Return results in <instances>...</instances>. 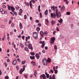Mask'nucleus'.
I'll use <instances>...</instances> for the list:
<instances>
[{
  "label": "nucleus",
  "instance_id": "f257e3e1",
  "mask_svg": "<svg viewBox=\"0 0 79 79\" xmlns=\"http://www.w3.org/2000/svg\"><path fill=\"white\" fill-rule=\"evenodd\" d=\"M8 6V9L9 10H12L11 12H10V13L12 14L13 16H14L15 14L14 13H15V8L13 7V6H10L9 5H7Z\"/></svg>",
  "mask_w": 79,
  "mask_h": 79
},
{
  "label": "nucleus",
  "instance_id": "f03ea898",
  "mask_svg": "<svg viewBox=\"0 0 79 79\" xmlns=\"http://www.w3.org/2000/svg\"><path fill=\"white\" fill-rule=\"evenodd\" d=\"M56 16L58 18H60V17L61 16V12L60 11L58 10V9H56V12L55 13Z\"/></svg>",
  "mask_w": 79,
  "mask_h": 79
},
{
  "label": "nucleus",
  "instance_id": "7ed1b4c3",
  "mask_svg": "<svg viewBox=\"0 0 79 79\" xmlns=\"http://www.w3.org/2000/svg\"><path fill=\"white\" fill-rule=\"evenodd\" d=\"M47 59L46 58H44L43 60V63L44 65H45V66H46L47 64Z\"/></svg>",
  "mask_w": 79,
  "mask_h": 79
},
{
  "label": "nucleus",
  "instance_id": "20e7f679",
  "mask_svg": "<svg viewBox=\"0 0 79 79\" xmlns=\"http://www.w3.org/2000/svg\"><path fill=\"white\" fill-rule=\"evenodd\" d=\"M33 35L34 39H37V36H38V34H37V32H34L33 34Z\"/></svg>",
  "mask_w": 79,
  "mask_h": 79
},
{
  "label": "nucleus",
  "instance_id": "39448f33",
  "mask_svg": "<svg viewBox=\"0 0 79 79\" xmlns=\"http://www.w3.org/2000/svg\"><path fill=\"white\" fill-rule=\"evenodd\" d=\"M39 43L40 44H42V46H41L42 48H44V47H45V42H44V41H43L42 42V41H40L39 42Z\"/></svg>",
  "mask_w": 79,
  "mask_h": 79
},
{
  "label": "nucleus",
  "instance_id": "423d86ee",
  "mask_svg": "<svg viewBox=\"0 0 79 79\" xmlns=\"http://www.w3.org/2000/svg\"><path fill=\"white\" fill-rule=\"evenodd\" d=\"M55 40V37H53L51 38V40L50 41V44H54V42Z\"/></svg>",
  "mask_w": 79,
  "mask_h": 79
},
{
  "label": "nucleus",
  "instance_id": "0eeeda50",
  "mask_svg": "<svg viewBox=\"0 0 79 79\" xmlns=\"http://www.w3.org/2000/svg\"><path fill=\"white\" fill-rule=\"evenodd\" d=\"M26 68L25 65H23V69H21L19 71V72L20 74H22V73L24 70H25V68Z\"/></svg>",
  "mask_w": 79,
  "mask_h": 79
},
{
  "label": "nucleus",
  "instance_id": "6e6552de",
  "mask_svg": "<svg viewBox=\"0 0 79 79\" xmlns=\"http://www.w3.org/2000/svg\"><path fill=\"white\" fill-rule=\"evenodd\" d=\"M51 17L52 18H53V19H55V18H56V15L55 14V13H52L51 14Z\"/></svg>",
  "mask_w": 79,
  "mask_h": 79
},
{
  "label": "nucleus",
  "instance_id": "1a4fd4ad",
  "mask_svg": "<svg viewBox=\"0 0 79 79\" xmlns=\"http://www.w3.org/2000/svg\"><path fill=\"white\" fill-rule=\"evenodd\" d=\"M51 9L52 10H53L54 11H56L57 9V7H55V6H53L51 7Z\"/></svg>",
  "mask_w": 79,
  "mask_h": 79
},
{
  "label": "nucleus",
  "instance_id": "9d476101",
  "mask_svg": "<svg viewBox=\"0 0 79 79\" xmlns=\"http://www.w3.org/2000/svg\"><path fill=\"white\" fill-rule=\"evenodd\" d=\"M42 77H43V79H47V78H46V76H45V74H43L41 75H40V78H42Z\"/></svg>",
  "mask_w": 79,
  "mask_h": 79
},
{
  "label": "nucleus",
  "instance_id": "9b49d317",
  "mask_svg": "<svg viewBox=\"0 0 79 79\" xmlns=\"http://www.w3.org/2000/svg\"><path fill=\"white\" fill-rule=\"evenodd\" d=\"M64 10H65V7L63 6L61 8L60 11L61 12H63Z\"/></svg>",
  "mask_w": 79,
  "mask_h": 79
},
{
  "label": "nucleus",
  "instance_id": "f8f14e48",
  "mask_svg": "<svg viewBox=\"0 0 79 79\" xmlns=\"http://www.w3.org/2000/svg\"><path fill=\"white\" fill-rule=\"evenodd\" d=\"M28 48L29 49H31V50H33V48H32V46L31 44H29L28 46Z\"/></svg>",
  "mask_w": 79,
  "mask_h": 79
},
{
  "label": "nucleus",
  "instance_id": "ddd939ff",
  "mask_svg": "<svg viewBox=\"0 0 79 79\" xmlns=\"http://www.w3.org/2000/svg\"><path fill=\"white\" fill-rule=\"evenodd\" d=\"M17 63V60H14L13 62H12V63L14 65H15L16 64V63Z\"/></svg>",
  "mask_w": 79,
  "mask_h": 79
},
{
  "label": "nucleus",
  "instance_id": "4468645a",
  "mask_svg": "<svg viewBox=\"0 0 79 79\" xmlns=\"http://www.w3.org/2000/svg\"><path fill=\"white\" fill-rule=\"evenodd\" d=\"M40 34L41 35L42 37H44V32L42 31H41L40 33Z\"/></svg>",
  "mask_w": 79,
  "mask_h": 79
},
{
  "label": "nucleus",
  "instance_id": "2eb2a0df",
  "mask_svg": "<svg viewBox=\"0 0 79 79\" xmlns=\"http://www.w3.org/2000/svg\"><path fill=\"white\" fill-rule=\"evenodd\" d=\"M35 56L37 57V59H39L40 58V55H39L38 54H36Z\"/></svg>",
  "mask_w": 79,
  "mask_h": 79
},
{
  "label": "nucleus",
  "instance_id": "dca6fc26",
  "mask_svg": "<svg viewBox=\"0 0 79 79\" xmlns=\"http://www.w3.org/2000/svg\"><path fill=\"white\" fill-rule=\"evenodd\" d=\"M58 22H59L60 23H62L63 22V19L60 18V20H58Z\"/></svg>",
  "mask_w": 79,
  "mask_h": 79
},
{
  "label": "nucleus",
  "instance_id": "f3484780",
  "mask_svg": "<svg viewBox=\"0 0 79 79\" xmlns=\"http://www.w3.org/2000/svg\"><path fill=\"white\" fill-rule=\"evenodd\" d=\"M30 39V36H28L26 37V41H27V40L28 39Z\"/></svg>",
  "mask_w": 79,
  "mask_h": 79
},
{
  "label": "nucleus",
  "instance_id": "a211bd4d",
  "mask_svg": "<svg viewBox=\"0 0 79 79\" xmlns=\"http://www.w3.org/2000/svg\"><path fill=\"white\" fill-rule=\"evenodd\" d=\"M25 44L26 46H28V45H29L30 44H29V43L28 42H26L25 43Z\"/></svg>",
  "mask_w": 79,
  "mask_h": 79
},
{
  "label": "nucleus",
  "instance_id": "6ab92c4d",
  "mask_svg": "<svg viewBox=\"0 0 79 79\" xmlns=\"http://www.w3.org/2000/svg\"><path fill=\"white\" fill-rule=\"evenodd\" d=\"M30 59H31V60H34V59H35V56H30Z\"/></svg>",
  "mask_w": 79,
  "mask_h": 79
},
{
  "label": "nucleus",
  "instance_id": "aec40b11",
  "mask_svg": "<svg viewBox=\"0 0 79 79\" xmlns=\"http://www.w3.org/2000/svg\"><path fill=\"white\" fill-rule=\"evenodd\" d=\"M19 27L21 29L23 28V25H22V23H20L19 24Z\"/></svg>",
  "mask_w": 79,
  "mask_h": 79
},
{
  "label": "nucleus",
  "instance_id": "412c9836",
  "mask_svg": "<svg viewBox=\"0 0 79 79\" xmlns=\"http://www.w3.org/2000/svg\"><path fill=\"white\" fill-rule=\"evenodd\" d=\"M38 10L39 12H40V6L39 5L38 7Z\"/></svg>",
  "mask_w": 79,
  "mask_h": 79
},
{
  "label": "nucleus",
  "instance_id": "4be33fe9",
  "mask_svg": "<svg viewBox=\"0 0 79 79\" xmlns=\"http://www.w3.org/2000/svg\"><path fill=\"white\" fill-rule=\"evenodd\" d=\"M31 63L32 64H33V66H35L36 65V64H35V63L32 61L31 62Z\"/></svg>",
  "mask_w": 79,
  "mask_h": 79
},
{
  "label": "nucleus",
  "instance_id": "5701e85b",
  "mask_svg": "<svg viewBox=\"0 0 79 79\" xmlns=\"http://www.w3.org/2000/svg\"><path fill=\"white\" fill-rule=\"evenodd\" d=\"M51 23L52 24V25H53L55 23V21L53 20H52V21L51 22Z\"/></svg>",
  "mask_w": 79,
  "mask_h": 79
},
{
  "label": "nucleus",
  "instance_id": "b1692460",
  "mask_svg": "<svg viewBox=\"0 0 79 79\" xmlns=\"http://www.w3.org/2000/svg\"><path fill=\"white\" fill-rule=\"evenodd\" d=\"M20 46L22 48H23L24 47V45H23V44L22 43H20Z\"/></svg>",
  "mask_w": 79,
  "mask_h": 79
},
{
  "label": "nucleus",
  "instance_id": "393cba45",
  "mask_svg": "<svg viewBox=\"0 0 79 79\" xmlns=\"http://www.w3.org/2000/svg\"><path fill=\"white\" fill-rule=\"evenodd\" d=\"M2 14H5V15H6L7 13V12L6 11H3V12H2Z\"/></svg>",
  "mask_w": 79,
  "mask_h": 79
},
{
  "label": "nucleus",
  "instance_id": "a878e982",
  "mask_svg": "<svg viewBox=\"0 0 79 79\" xmlns=\"http://www.w3.org/2000/svg\"><path fill=\"white\" fill-rule=\"evenodd\" d=\"M37 70H35V71L34 72V75H35V76L36 77V75H37Z\"/></svg>",
  "mask_w": 79,
  "mask_h": 79
},
{
  "label": "nucleus",
  "instance_id": "bb28decb",
  "mask_svg": "<svg viewBox=\"0 0 79 79\" xmlns=\"http://www.w3.org/2000/svg\"><path fill=\"white\" fill-rule=\"evenodd\" d=\"M48 63H51V59L50 58H48Z\"/></svg>",
  "mask_w": 79,
  "mask_h": 79
},
{
  "label": "nucleus",
  "instance_id": "cd10ccee",
  "mask_svg": "<svg viewBox=\"0 0 79 79\" xmlns=\"http://www.w3.org/2000/svg\"><path fill=\"white\" fill-rule=\"evenodd\" d=\"M48 14V10H46L45 12V15H47Z\"/></svg>",
  "mask_w": 79,
  "mask_h": 79
},
{
  "label": "nucleus",
  "instance_id": "c85d7f7f",
  "mask_svg": "<svg viewBox=\"0 0 79 79\" xmlns=\"http://www.w3.org/2000/svg\"><path fill=\"white\" fill-rule=\"evenodd\" d=\"M25 4L27 6H29V2H25Z\"/></svg>",
  "mask_w": 79,
  "mask_h": 79
},
{
  "label": "nucleus",
  "instance_id": "c756f323",
  "mask_svg": "<svg viewBox=\"0 0 79 79\" xmlns=\"http://www.w3.org/2000/svg\"><path fill=\"white\" fill-rule=\"evenodd\" d=\"M40 30V27H38L36 28V30L37 31H39Z\"/></svg>",
  "mask_w": 79,
  "mask_h": 79
},
{
  "label": "nucleus",
  "instance_id": "7c9ffc66",
  "mask_svg": "<svg viewBox=\"0 0 79 79\" xmlns=\"http://www.w3.org/2000/svg\"><path fill=\"white\" fill-rule=\"evenodd\" d=\"M48 35V32H47V31H45L44 33V35H45V36H47V35Z\"/></svg>",
  "mask_w": 79,
  "mask_h": 79
},
{
  "label": "nucleus",
  "instance_id": "2f4dec72",
  "mask_svg": "<svg viewBox=\"0 0 79 79\" xmlns=\"http://www.w3.org/2000/svg\"><path fill=\"white\" fill-rule=\"evenodd\" d=\"M63 38V35H60V39H62Z\"/></svg>",
  "mask_w": 79,
  "mask_h": 79
},
{
  "label": "nucleus",
  "instance_id": "473e14b6",
  "mask_svg": "<svg viewBox=\"0 0 79 79\" xmlns=\"http://www.w3.org/2000/svg\"><path fill=\"white\" fill-rule=\"evenodd\" d=\"M3 11H4V10H3V9H1L0 10V12H1L2 13H3Z\"/></svg>",
  "mask_w": 79,
  "mask_h": 79
},
{
  "label": "nucleus",
  "instance_id": "72a5a7b5",
  "mask_svg": "<svg viewBox=\"0 0 79 79\" xmlns=\"http://www.w3.org/2000/svg\"><path fill=\"white\" fill-rule=\"evenodd\" d=\"M54 49L56 50H57V47H56V45H55L54 46Z\"/></svg>",
  "mask_w": 79,
  "mask_h": 79
},
{
  "label": "nucleus",
  "instance_id": "f704fd0d",
  "mask_svg": "<svg viewBox=\"0 0 79 79\" xmlns=\"http://www.w3.org/2000/svg\"><path fill=\"white\" fill-rule=\"evenodd\" d=\"M30 54H31V55L33 56L34 55H35V53L34 52L30 53Z\"/></svg>",
  "mask_w": 79,
  "mask_h": 79
},
{
  "label": "nucleus",
  "instance_id": "c9c22d12",
  "mask_svg": "<svg viewBox=\"0 0 79 79\" xmlns=\"http://www.w3.org/2000/svg\"><path fill=\"white\" fill-rule=\"evenodd\" d=\"M45 21L47 22V23H49V21H48V19H45Z\"/></svg>",
  "mask_w": 79,
  "mask_h": 79
},
{
  "label": "nucleus",
  "instance_id": "e433bc0d",
  "mask_svg": "<svg viewBox=\"0 0 79 79\" xmlns=\"http://www.w3.org/2000/svg\"><path fill=\"white\" fill-rule=\"evenodd\" d=\"M54 71H55V74H57V73H58V70H54Z\"/></svg>",
  "mask_w": 79,
  "mask_h": 79
},
{
  "label": "nucleus",
  "instance_id": "4c0bfd02",
  "mask_svg": "<svg viewBox=\"0 0 79 79\" xmlns=\"http://www.w3.org/2000/svg\"><path fill=\"white\" fill-rule=\"evenodd\" d=\"M19 13H23V10L22 9H21L19 10Z\"/></svg>",
  "mask_w": 79,
  "mask_h": 79
},
{
  "label": "nucleus",
  "instance_id": "58836bf2",
  "mask_svg": "<svg viewBox=\"0 0 79 79\" xmlns=\"http://www.w3.org/2000/svg\"><path fill=\"white\" fill-rule=\"evenodd\" d=\"M5 79H9V77L8 76H6L5 77Z\"/></svg>",
  "mask_w": 79,
  "mask_h": 79
},
{
  "label": "nucleus",
  "instance_id": "ea45409f",
  "mask_svg": "<svg viewBox=\"0 0 79 79\" xmlns=\"http://www.w3.org/2000/svg\"><path fill=\"white\" fill-rule=\"evenodd\" d=\"M66 14H67V15H70V13L69 12H67L66 13Z\"/></svg>",
  "mask_w": 79,
  "mask_h": 79
},
{
  "label": "nucleus",
  "instance_id": "a19ab883",
  "mask_svg": "<svg viewBox=\"0 0 79 79\" xmlns=\"http://www.w3.org/2000/svg\"><path fill=\"white\" fill-rule=\"evenodd\" d=\"M27 18V16H26V15H24V19H26Z\"/></svg>",
  "mask_w": 79,
  "mask_h": 79
},
{
  "label": "nucleus",
  "instance_id": "79ce46f5",
  "mask_svg": "<svg viewBox=\"0 0 79 79\" xmlns=\"http://www.w3.org/2000/svg\"><path fill=\"white\" fill-rule=\"evenodd\" d=\"M27 49H28V48H27V47H25V50L26 51H27Z\"/></svg>",
  "mask_w": 79,
  "mask_h": 79
},
{
  "label": "nucleus",
  "instance_id": "37998d69",
  "mask_svg": "<svg viewBox=\"0 0 79 79\" xmlns=\"http://www.w3.org/2000/svg\"><path fill=\"white\" fill-rule=\"evenodd\" d=\"M30 6H31L32 5V3L31 2H30Z\"/></svg>",
  "mask_w": 79,
  "mask_h": 79
},
{
  "label": "nucleus",
  "instance_id": "c03bdc74",
  "mask_svg": "<svg viewBox=\"0 0 79 79\" xmlns=\"http://www.w3.org/2000/svg\"><path fill=\"white\" fill-rule=\"evenodd\" d=\"M25 62H26V60H24V61H22V63L23 64H24Z\"/></svg>",
  "mask_w": 79,
  "mask_h": 79
},
{
  "label": "nucleus",
  "instance_id": "a18cd8bd",
  "mask_svg": "<svg viewBox=\"0 0 79 79\" xmlns=\"http://www.w3.org/2000/svg\"><path fill=\"white\" fill-rule=\"evenodd\" d=\"M24 77H25V78H27V77H27V75H25V74H24Z\"/></svg>",
  "mask_w": 79,
  "mask_h": 79
},
{
  "label": "nucleus",
  "instance_id": "49530a36",
  "mask_svg": "<svg viewBox=\"0 0 79 79\" xmlns=\"http://www.w3.org/2000/svg\"><path fill=\"white\" fill-rule=\"evenodd\" d=\"M38 26H39L40 27L41 26V23H39L38 24Z\"/></svg>",
  "mask_w": 79,
  "mask_h": 79
},
{
  "label": "nucleus",
  "instance_id": "de8ad7c7",
  "mask_svg": "<svg viewBox=\"0 0 79 79\" xmlns=\"http://www.w3.org/2000/svg\"><path fill=\"white\" fill-rule=\"evenodd\" d=\"M50 75H49V74H48L47 75V78H49V76Z\"/></svg>",
  "mask_w": 79,
  "mask_h": 79
},
{
  "label": "nucleus",
  "instance_id": "09e8293b",
  "mask_svg": "<svg viewBox=\"0 0 79 79\" xmlns=\"http://www.w3.org/2000/svg\"><path fill=\"white\" fill-rule=\"evenodd\" d=\"M50 71L51 72V73H54V71H53V70H52V69H51L50 70Z\"/></svg>",
  "mask_w": 79,
  "mask_h": 79
},
{
  "label": "nucleus",
  "instance_id": "8fccbe9b",
  "mask_svg": "<svg viewBox=\"0 0 79 79\" xmlns=\"http://www.w3.org/2000/svg\"><path fill=\"white\" fill-rule=\"evenodd\" d=\"M56 29L57 31H60V30L59 29L58 27H57L56 28Z\"/></svg>",
  "mask_w": 79,
  "mask_h": 79
},
{
  "label": "nucleus",
  "instance_id": "3c124183",
  "mask_svg": "<svg viewBox=\"0 0 79 79\" xmlns=\"http://www.w3.org/2000/svg\"><path fill=\"white\" fill-rule=\"evenodd\" d=\"M16 68L17 70H18V69H19V66H16Z\"/></svg>",
  "mask_w": 79,
  "mask_h": 79
},
{
  "label": "nucleus",
  "instance_id": "603ef678",
  "mask_svg": "<svg viewBox=\"0 0 79 79\" xmlns=\"http://www.w3.org/2000/svg\"><path fill=\"white\" fill-rule=\"evenodd\" d=\"M15 26V25L14 24V23H12L11 25V27H14V26Z\"/></svg>",
  "mask_w": 79,
  "mask_h": 79
},
{
  "label": "nucleus",
  "instance_id": "864d4df0",
  "mask_svg": "<svg viewBox=\"0 0 79 79\" xmlns=\"http://www.w3.org/2000/svg\"><path fill=\"white\" fill-rule=\"evenodd\" d=\"M3 7L4 8H6V6L5 5H3Z\"/></svg>",
  "mask_w": 79,
  "mask_h": 79
},
{
  "label": "nucleus",
  "instance_id": "5fc2aeb1",
  "mask_svg": "<svg viewBox=\"0 0 79 79\" xmlns=\"http://www.w3.org/2000/svg\"><path fill=\"white\" fill-rule=\"evenodd\" d=\"M36 23H39V20H36Z\"/></svg>",
  "mask_w": 79,
  "mask_h": 79
},
{
  "label": "nucleus",
  "instance_id": "6e6d98bb",
  "mask_svg": "<svg viewBox=\"0 0 79 79\" xmlns=\"http://www.w3.org/2000/svg\"><path fill=\"white\" fill-rule=\"evenodd\" d=\"M42 52L43 53H45V50H43L42 51Z\"/></svg>",
  "mask_w": 79,
  "mask_h": 79
},
{
  "label": "nucleus",
  "instance_id": "4d7b16f0",
  "mask_svg": "<svg viewBox=\"0 0 79 79\" xmlns=\"http://www.w3.org/2000/svg\"><path fill=\"white\" fill-rule=\"evenodd\" d=\"M31 2H33V3H35V1H34V0H31Z\"/></svg>",
  "mask_w": 79,
  "mask_h": 79
},
{
  "label": "nucleus",
  "instance_id": "13d9d810",
  "mask_svg": "<svg viewBox=\"0 0 79 79\" xmlns=\"http://www.w3.org/2000/svg\"><path fill=\"white\" fill-rule=\"evenodd\" d=\"M7 39L8 40H10V37L8 36L7 37Z\"/></svg>",
  "mask_w": 79,
  "mask_h": 79
},
{
  "label": "nucleus",
  "instance_id": "bf43d9fd",
  "mask_svg": "<svg viewBox=\"0 0 79 79\" xmlns=\"http://www.w3.org/2000/svg\"><path fill=\"white\" fill-rule=\"evenodd\" d=\"M45 50H47V49H48V47L47 46L45 47Z\"/></svg>",
  "mask_w": 79,
  "mask_h": 79
},
{
  "label": "nucleus",
  "instance_id": "052dcab7",
  "mask_svg": "<svg viewBox=\"0 0 79 79\" xmlns=\"http://www.w3.org/2000/svg\"><path fill=\"white\" fill-rule=\"evenodd\" d=\"M56 31H54L53 32V35H55V33H56Z\"/></svg>",
  "mask_w": 79,
  "mask_h": 79
},
{
  "label": "nucleus",
  "instance_id": "680f3d73",
  "mask_svg": "<svg viewBox=\"0 0 79 79\" xmlns=\"http://www.w3.org/2000/svg\"><path fill=\"white\" fill-rule=\"evenodd\" d=\"M17 61H18V62H19V61H20V60H19V58H17Z\"/></svg>",
  "mask_w": 79,
  "mask_h": 79
},
{
  "label": "nucleus",
  "instance_id": "e2e57ef3",
  "mask_svg": "<svg viewBox=\"0 0 79 79\" xmlns=\"http://www.w3.org/2000/svg\"><path fill=\"white\" fill-rule=\"evenodd\" d=\"M2 71H1V70H0V75H2Z\"/></svg>",
  "mask_w": 79,
  "mask_h": 79
},
{
  "label": "nucleus",
  "instance_id": "0e129e2a",
  "mask_svg": "<svg viewBox=\"0 0 79 79\" xmlns=\"http://www.w3.org/2000/svg\"><path fill=\"white\" fill-rule=\"evenodd\" d=\"M11 20H10L9 21V24H11Z\"/></svg>",
  "mask_w": 79,
  "mask_h": 79
},
{
  "label": "nucleus",
  "instance_id": "69168bd1",
  "mask_svg": "<svg viewBox=\"0 0 79 79\" xmlns=\"http://www.w3.org/2000/svg\"><path fill=\"white\" fill-rule=\"evenodd\" d=\"M53 69L54 70V71H55V66H54L53 67Z\"/></svg>",
  "mask_w": 79,
  "mask_h": 79
},
{
  "label": "nucleus",
  "instance_id": "338daca9",
  "mask_svg": "<svg viewBox=\"0 0 79 79\" xmlns=\"http://www.w3.org/2000/svg\"><path fill=\"white\" fill-rule=\"evenodd\" d=\"M30 19L31 21H32V18L31 17H30Z\"/></svg>",
  "mask_w": 79,
  "mask_h": 79
},
{
  "label": "nucleus",
  "instance_id": "774afa93",
  "mask_svg": "<svg viewBox=\"0 0 79 79\" xmlns=\"http://www.w3.org/2000/svg\"><path fill=\"white\" fill-rule=\"evenodd\" d=\"M22 39H24V36L23 35L22 37Z\"/></svg>",
  "mask_w": 79,
  "mask_h": 79
}]
</instances>
